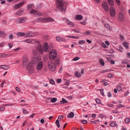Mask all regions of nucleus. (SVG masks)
Masks as SVG:
<instances>
[{
	"label": "nucleus",
	"instance_id": "f257e3e1",
	"mask_svg": "<svg viewBox=\"0 0 130 130\" xmlns=\"http://www.w3.org/2000/svg\"><path fill=\"white\" fill-rule=\"evenodd\" d=\"M32 55V61L29 62L26 68L28 71L30 73H31L33 71V64H36L41 59V56L36 51H33Z\"/></svg>",
	"mask_w": 130,
	"mask_h": 130
},
{
	"label": "nucleus",
	"instance_id": "f03ea898",
	"mask_svg": "<svg viewBox=\"0 0 130 130\" xmlns=\"http://www.w3.org/2000/svg\"><path fill=\"white\" fill-rule=\"evenodd\" d=\"M67 7V3L64 1L63 0H57V8L63 13H66Z\"/></svg>",
	"mask_w": 130,
	"mask_h": 130
},
{
	"label": "nucleus",
	"instance_id": "7ed1b4c3",
	"mask_svg": "<svg viewBox=\"0 0 130 130\" xmlns=\"http://www.w3.org/2000/svg\"><path fill=\"white\" fill-rule=\"evenodd\" d=\"M38 42L35 43L36 44L35 45L36 49L40 54H42L43 53V49L42 44L38 40Z\"/></svg>",
	"mask_w": 130,
	"mask_h": 130
},
{
	"label": "nucleus",
	"instance_id": "20e7f679",
	"mask_svg": "<svg viewBox=\"0 0 130 130\" xmlns=\"http://www.w3.org/2000/svg\"><path fill=\"white\" fill-rule=\"evenodd\" d=\"M48 66L50 70L52 71H54L56 69L57 66L56 62L54 63L51 62H48Z\"/></svg>",
	"mask_w": 130,
	"mask_h": 130
},
{
	"label": "nucleus",
	"instance_id": "39448f33",
	"mask_svg": "<svg viewBox=\"0 0 130 130\" xmlns=\"http://www.w3.org/2000/svg\"><path fill=\"white\" fill-rule=\"evenodd\" d=\"M57 52L55 50H52L49 54V58L51 60H54L56 58Z\"/></svg>",
	"mask_w": 130,
	"mask_h": 130
},
{
	"label": "nucleus",
	"instance_id": "423d86ee",
	"mask_svg": "<svg viewBox=\"0 0 130 130\" xmlns=\"http://www.w3.org/2000/svg\"><path fill=\"white\" fill-rule=\"evenodd\" d=\"M23 42L28 43L35 44L38 42V40L37 39L29 38L23 40Z\"/></svg>",
	"mask_w": 130,
	"mask_h": 130
},
{
	"label": "nucleus",
	"instance_id": "0eeeda50",
	"mask_svg": "<svg viewBox=\"0 0 130 130\" xmlns=\"http://www.w3.org/2000/svg\"><path fill=\"white\" fill-rule=\"evenodd\" d=\"M36 67V70L38 71L41 70L43 67V62L42 61H40L37 64Z\"/></svg>",
	"mask_w": 130,
	"mask_h": 130
},
{
	"label": "nucleus",
	"instance_id": "6e6552de",
	"mask_svg": "<svg viewBox=\"0 0 130 130\" xmlns=\"http://www.w3.org/2000/svg\"><path fill=\"white\" fill-rule=\"evenodd\" d=\"M25 37L27 38L32 37L34 36V33L32 31H29L25 34Z\"/></svg>",
	"mask_w": 130,
	"mask_h": 130
},
{
	"label": "nucleus",
	"instance_id": "1a4fd4ad",
	"mask_svg": "<svg viewBox=\"0 0 130 130\" xmlns=\"http://www.w3.org/2000/svg\"><path fill=\"white\" fill-rule=\"evenodd\" d=\"M27 19L25 17H23L18 19L17 20L18 23H21L25 22L27 20Z\"/></svg>",
	"mask_w": 130,
	"mask_h": 130
},
{
	"label": "nucleus",
	"instance_id": "9d476101",
	"mask_svg": "<svg viewBox=\"0 0 130 130\" xmlns=\"http://www.w3.org/2000/svg\"><path fill=\"white\" fill-rule=\"evenodd\" d=\"M42 47L43 49V52L44 51L46 52L48 51L49 48V46L47 43H44L43 44V46Z\"/></svg>",
	"mask_w": 130,
	"mask_h": 130
},
{
	"label": "nucleus",
	"instance_id": "9b49d317",
	"mask_svg": "<svg viewBox=\"0 0 130 130\" xmlns=\"http://www.w3.org/2000/svg\"><path fill=\"white\" fill-rule=\"evenodd\" d=\"M102 6L106 11H107L109 10L108 5L106 1L103 2L102 3Z\"/></svg>",
	"mask_w": 130,
	"mask_h": 130
},
{
	"label": "nucleus",
	"instance_id": "f8f14e48",
	"mask_svg": "<svg viewBox=\"0 0 130 130\" xmlns=\"http://www.w3.org/2000/svg\"><path fill=\"white\" fill-rule=\"evenodd\" d=\"M26 2V1H24L23 2L19 3L18 4L15 5L14 7V8L17 9L20 7H21Z\"/></svg>",
	"mask_w": 130,
	"mask_h": 130
},
{
	"label": "nucleus",
	"instance_id": "ddd939ff",
	"mask_svg": "<svg viewBox=\"0 0 130 130\" xmlns=\"http://www.w3.org/2000/svg\"><path fill=\"white\" fill-rule=\"evenodd\" d=\"M110 14L112 17L114 16L115 14V12L114 8L111 7L110 9Z\"/></svg>",
	"mask_w": 130,
	"mask_h": 130
},
{
	"label": "nucleus",
	"instance_id": "4468645a",
	"mask_svg": "<svg viewBox=\"0 0 130 130\" xmlns=\"http://www.w3.org/2000/svg\"><path fill=\"white\" fill-rule=\"evenodd\" d=\"M119 20L121 22H122L124 20V18L123 17V13L121 12H119Z\"/></svg>",
	"mask_w": 130,
	"mask_h": 130
},
{
	"label": "nucleus",
	"instance_id": "2eb2a0df",
	"mask_svg": "<svg viewBox=\"0 0 130 130\" xmlns=\"http://www.w3.org/2000/svg\"><path fill=\"white\" fill-rule=\"evenodd\" d=\"M24 14V9H20L18 10L17 12V14L19 16L22 15Z\"/></svg>",
	"mask_w": 130,
	"mask_h": 130
},
{
	"label": "nucleus",
	"instance_id": "dca6fc26",
	"mask_svg": "<svg viewBox=\"0 0 130 130\" xmlns=\"http://www.w3.org/2000/svg\"><path fill=\"white\" fill-rule=\"evenodd\" d=\"M28 62V60L27 58H24L23 62V66L25 67Z\"/></svg>",
	"mask_w": 130,
	"mask_h": 130
},
{
	"label": "nucleus",
	"instance_id": "f3484780",
	"mask_svg": "<svg viewBox=\"0 0 130 130\" xmlns=\"http://www.w3.org/2000/svg\"><path fill=\"white\" fill-rule=\"evenodd\" d=\"M1 68L4 70H7L10 68V66L6 65H1Z\"/></svg>",
	"mask_w": 130,
	"mask_h": 130
},
{
	"label": "nucleus",
	"instance_id": "a211bd4d",
	"mask_svg": "<svg viewBox=\"0 0 130 130\" xmlns=\"http://www.w3.org/2000/svg\"><path fill=\"white\" fill-rule=\"evenodd\" d=\"M54 19L51 18H45V23L48 22H52L54 21Z\"/></svg>",
	"mask_w": 130,
	"mask_h": 130
},
{
	"label": "nucleus",
	"instance_id": "6ab92c4d",
	"mask_svg": "<svg viewBox=\"0 0 130 130\" xmlns=\"http://www.w3.org/2000/svg\"><path fill=\"white\" fill-rule=\"evenodd\" d=\"M75 18L77 20H81L83 19V17L80 15H77L75 16Z\"/></svg>",
	"mask_w": 130,
	"mask_h": 130
},
{
	"label": "nucleus",
	"instance_id": "aec40b11",
	"mask_svg": "<svg viewBox=\"0 0 130 130\" xmlns=\"http://www.w3.org/2000/svg\"><path fill=\"white\" fill-rule=\"evenodd\" d=\"M37 21L38 22L45 23V18H40L38 19Z\"/></svg>",
	"mask_w": 130,
	"mask_h": 130
},
{
	"label": "nucleus",
	"instance_id": "412c9836",
	"mask_svg": "<svg viewBox=\"0 0 130 130\" xmlns=\"http://www.w3.org/2000/svg\"><path fill=\"white\" fill-rule=\"evenodd\" d=\"M17 35L18 37H22L25 36V34L23 32H18L17 34Z\"/></svg>",
	"mask_w": 130,
	"mask_h": 130
},
{
	"label": "nucleus",
	"instance_id": "4be33fe9",
	"mask_svg": "<svg viewBox=\"0 0 130 130\" xmlns=\"http://www.w3.org/2000/svg\"><path fill=\"white\" fill-rule=\"evenodd\" d=\"M66 22L68 25H69L72 26H73L74 25L73 23L69 21L68 19H67L66 20Z\"/></svg>",
	"mask_w": 130,
	"mask_h": 130
},
{
	"label": "nucleus",
	"instance_id": "5701e85b",
	"mask_svg": "<svg viewBox=\"0 0 130 130\" xmlns=\"http://www.w3.org/2000/svg\"><path fill=\"white\" fill-rule=\"evenodd\" d=\"M74 116V113L72 112H70L68 115L67 117L68 118H73Z\"/></svg>",
	"mask_w": 130,
	"mask_h": 130
},
{
	"label": "nucleus",
	"instance_id": "b1692460",
	"mask_svg": "<svg viewBox=\"0 0 130 130\" xmlns=\"http://www.w3.org/2000/svg\"><path fill=\"white\" fill-rule=\"evenodd\" d=\"M107 1L109 5L112 6L114 5V2L113 0H107Z\"/></svg>",
	"mask_w": 130,
	"mask_h": 130
},
{
	"label": "nucleus",
	"instance_id": "393cba45",
	"mask_svg": "<svg viewBox=\"0 0 130 130\" xmlns=\"http://www.w3.org/2000/svg\"><path fill=\"white\" fill-rule=\"evenodd\" d=\"M37 11V10L35 9H31L30 10L29 13L31 14L36 15Z\"/></svg>",
	"mask_w": 130,
	"mask_h": 130
},
{
	"label": "nucleus",
	"instance_id": "a878e982",
	"mask_svg": "<svg viewBox=\"0 0 130 130\" xmlns=\"http://www.w3.org/2000/svg\"><path fill=\"white\" fill-rule=\"evenodd\" d=\"M123 46L126 48L127 49L129 47V45L126 42H124L123 43Z\"/></svg>",
	"mask_w": 130,
	"mask_h": 130
},
{
	"label": "nucleus",
	"instance_id": "bb28decb",
	"mask_svg": "<svg viewBox=\"0 0 130 130\" xmlns=\"http://www.w3.org/2000/svg\"><path fill=\"white\" fill-rule=\"evenodd\" d=\"M75 75L77 78H79L81 76V74L80 72L77 71H76L75 72Z\"/></svg>",
	"mask_w": 130,
	"mask_h": 130
},
{
	"label": "nucleus",
	"instance_id": "cd10ccee",
	"mask_svg": "<svg viewBox=\"0 0 130 130\" xmlns=\"http://www.w3.org/2000/svg\"><path fill=\"white\" fill-rule=\"evenodd\" d=\"M65 39L63 38L60 37H57V41L59 42L63 41H64Z\"/></svg>",
	"mask_w": 130,
	"mask_h": 130
},
{
	"label": "nucleus",
	"instance_id": "c85d7f7f",
	"mask_svg": "<svg viewBox=\"0 0 130 130\" xmlns=\"http://www.w3.org/2000/svg\"><path fill=\"white\" fill-rule=\"evenodd\" d=\"M67 101L64 98H62V100L60 101V103L62 104L67 103Z\"/></svg>",
	"mask_w": 130,
	"mask_h": 130
},
{
	"label": "nucleus",
	"instance_id": "c756f323",
	"mask_svg": "<svg viewBox=\"0 0 130 130\" xmlns=\"http://www.w3.org/2000/svg\"><path fill=\"white\" fill-rule=\"evenodd\" d=\"M7 55L5 54H4L3 53L0 54V58H2L6 57H7Z\"/></svg>",
	"mask_w": 130,
	"mask_h": 130
},
{
	"label": "nucleus",
	"instance_id": "7c9ffc66",
	"mask_svg": "<svg viewBox=\"0 0 130 130\" xmlns=\"http://www.w3.org/2000/svg\"><path fill=\"white\" fill-rule=\"evenodd\" d=\"M99 62L101 64V65L103 66L104 65V62L103 61V60L102 59H100L99 60Z\"/></svg>",
	"mask_w": 130,
	"mask_h": 130
},
{
	"label": "nucleus",
	"instance_id": "2f4dec72",
	"mask_svg": "<svg viewBox=\"0 0 130 130\" xmlns=\"http://www.w3.org/2000/svg\"><path fill=\"white\" fill-rule=\"evenodd\" d=\"M34 6L33 5L31 4L28 5L27 6V9H29L31 8H34Z\"/></svg>",
	"mask_w": 130,
	"mask_h": 130
},
{
	"label": "nucleus",
	"instance_id": "473e14b6",
	"mask_svg": "<svg viewBox=\"0 0 130 130\" xmlns=\"http://www.w3.org/2000/svg\"><path fill=\"white\" fill-rule=\"evenodd\" d=\"M42 13L38 11L37 10L36 14V15H38L39 16H41L42 15Z\"/></svg>",
	"mask_w": 130,
	"mask_h": 130
},
{
	"label": "nucleus",
	"instance_id": "72a5a7b5",
	"mask_svg": "<svg viewBox=\"0 0 130 130\" xmlns=\"http://www.w3.org/2000/svg\"><path fill=\"white\" fill-rule=\"evenodd\" d=\"M5 44V42H2L0 43V47H3Z\"/></svg>",
	"mask_w": 130,
	"mask_h": 130
},
{
	"label": "nucleus",
	"instance_id": "f704fd0d",
	"mask_svg": "<svg viewBox=\"0 0 130 130\" xmlns=\"http://www.w3.org/2000/svg\"><path fill=\"white\" fill-rule=\"evenodd\" d=\"M57 100V99L55 98H52L51 100V102L52 103H54Z\"/></svg>",
	"mask_w": 130,
	"mask_h": 130
},
{
	"label": "nucleus",
	"instance_id": "c9c22d12",
	"mask_svg": "<svg viewBox=\"0 0 130 130\" xmlns=\"http://www.w3.org/2000/svg\"><path fill=\"white\" fill-rule=\"evenodd\" d=\"M85 41L84 40H80L79 42V44H82L85 43Z\"/></svg>",
	"mask_w": 130,
	"mask_h": 130
},
{
	"label": "nucleus",
	"instance_id": "e433bc0d",
	"mask_svg": "<svg viewBox=\"0 0 130 130\" xmlns=\"http://www.w3.org/2000/svg\"><path fill=\"white\" fill-rule=\"evenodd\" d=\"M9 49H11L13 46V44L12 43H10L8 44Z\"/></svg>",
	"mask_w": 130,
	"mask_h": 130
},
{
	"label": "nucleus",
	"instance_id": "4c0bfd02",
	"mask_svg": "<svg viewBox=\"0 0 130 130\" xmlns=\"http://www.w3.org/2000/svg\"><path fill=\"white\" fill-rule=\"evenodd\" d=\"M81 122L82 123L84 124H86L87 123V121L84 120H81Z\"/></svg>",
	"mask_w": 130,
	"mask_h": 130
},
{
	"label": "nucleus",
	"instance_id": "58836bf2",
	"mask_svg": "<svg viewBox=\"0 0 130 130\" xmlns=\"http://www.w3.org/2000/svg\"><path fill=\"white\" fill-rule=\"evenodd\" d=\"M79 59V58L78 57H77L74 58L73 59V60L74 61H77Z\"/></svg>",
	"mask_w": 130,
	"mask_h": 130
},
{
	"label": "nucleus",
	"instance_id": "ea45409f",
	"mask_svg": "<svg viewBox=\"0 0 130 130\" xmlns=\"http://www.w3.org/2000/svg\"><path fill=\"white\" fill-rule=\"evenodd\" d=\"M117 90L118 91H120L122 89L119 86L117 87Z\"/></svg>",
	"mask_w": 130,
	"mask_h": 130
},
{
	"label": "nucleus",
	"instance_id": "a19ab883",
	"mask_svg": "<svg viewBox=\"0 0 130 130\" xmlns=\"http://www.w3.org/2000/svg\"><path fill=\"white\" fill-rule=\"evenodd\" d=\"M116 2L117 5L118 6H120L121 3H120V0H116Z\"/></svg>",
	"mask_w": 130,
	"mask_h": 130
},
{
	"label": "nucleus",
	"instance_id": "79ce46f5",
	"mask_svg": "<svg viewBox=\"0 0 130 130\" xmlns=\"http://www.w3.org/2000/svg\"><path fill=\"white\" fill-rule=\"evenodd\" d=\"M130 119L128 118H127L125 120V122L127 123H129L130 122Z\"/></svg>",
	"mask_w": 130,
	"mask_h": 130
},
{
	"label": "nucleus",
	"instance_id": "37998d69",
	"mask_svg": "<svg viewBox=\"0 0 130 130\" xmlns=\"http://www.w3.org/2000/svg\"><path fill=\"white\" fill-rule=\"evenodd\" d=\"M102 46L104 48H107L108 47L104 43H103L102 44Z\"/></svg>",
	"mask_w": 130,
	"mask_h": 130
},
{
	"label": "nucleus",
	"instance_id": "c03bdc74",
	"mask_svg": "<svg viewBox=\"0 0 130 130\" xmlns=\"http://www.w3.org/2000/svg\"><path fill=\"white\" fill-rule=\"evenodd\" d=\"M20 60H17L15 61H14L13 63H12V64H15L17 63H18L20 62Z\"/></svg>",
	"mask_w": 130,
	"mask_h": 130
},
{
	"label": "nucleus",
	"instance_id": "a18cd8bd",
	"mask_svg": "<svg viewBox=\"0 0 130 130\" xmlns=\"http://www.w3.org/2000/svg\"><path fill=\"white\" fill-rule=\"evenodd\" d=\"M115 125V124L114 122H111L110 123V126L112 127H114Z\"/></svg>",
	"mask_w": 130,
	"mask_h": 130
},
{
	"label": "nucleus",
	"instance_id": "49530a36",
	"mask_svg": "<svg viewBox=\"0 0 130 130\" xmlns=\"http://www.w3.org/2000/svg\"><path fill=\"white\" fill-rule=\"evenodd\" d=\"M5 109V107H0V111H3Z\"/></svg>",
	"mask_w": 130,
	"mask_h": 130
},
{
	"label": "nucleus",
	"instance_id": "de8ad7c7",
	"mask_svg": "<svg viewBox=\"0 0 130 130\" xmlns=\"http://www.w3.org/2000/svg\"><path fill=\"white\" fill-rule=\"evenodd\" d=\"M58 118L60 121L62 120L63 118V116L62 115L59 116L58 117Z\"/></svg>",
	"mask_w": 130,
	"mask_h": 130
},
{
	"label": "nucleus",
	"instance_id": "09e8293b",
	"mask_svg": "<svg viewBox=\"0 0 130 130\" xmlns=\"http://www.w3.org/2000/svg\"><path fill=\"white\" fill-rule=\"evenodd\" d=\"M22 110L23 111L22 112L23 113H27V111L26 110H25V109L24 108H23L22 109Z\"/></svg>",
	"mask_w": 130,
	"mask_h": 130
},
{
	"label": "nucleus",
	"instance_id": "8fccbe9b",
	"mask_svg": "<svg viewBox=\"0 0 130 130\" xmlns=\"http://www.w3.org/2000/svg\"><path fill=\"white\" fill-rule=\"evenodd\" d=\"M105 27L107 28H109L110 30V28L109 25L108 24H106L105 25Z\"/></svg>",
	"mask_w": 130,
	"mask_h": 130
},
{
	"label": "nucleus",
	"instance_id": "3c124183",
	"mask_svg": "<svg viewBox=\"0 0 130 130\" xmlns=\"http://www.w3.org/2000/svg\"><path fill=\"white\" fill-rule=\"evenodd\" d=\"M50 82L52 84H54L55 83V82L53 79H51Z\"/></svg>",
	"mask_w": 130,
	"mask_h": 130
},
{
	"label": "nucleus",
	"instance_id": "603ef678",
	"mask_svg": "<svg viewBox=\"0 0 130 130\" xmlns=\"http://www.w3.org/2000/svg\"><path fill=\"white\" fill-rule=\"evenodd\" d=\"M21 49V48L20 47H19L17 48L14 49V51H17L20 50Z\"/></svg>",
	"mask_w": 130,
	"mask_h": 130
},
{
	"label": "nucleus",
	"instance_id": "864d4df0",
	"mask_svg": "<svg viewBox=\"0 0 130 130\" xmlns=\"http://www.w3.org/2000/svg\"><path fill=\"white\" fill-rule=\"evenodd\" d=\"M16 90L18 92H19L20 91V89L19 88L17 87L15 88Z\"/></svg>",
	"mask_w": 130,
	"mask_h": 130
},
{
	"label": "nucleus",
	"instance_id": "5fc2aeb1",
	"mask_svg": "<svg viewBox=\"0 0 130 130\" xmlns=\"http://www.w3.org/2000/svg\"><path fill=\"white\" fill-rule=\"evenodd\" d=\"M124 106V105H123L121 104H120L118 105V108H120L121 107H123Z\"/></svg>",
	"mask_w": 130,
	"mask_h": 130
},
{
	"label": "nucleus",
	"instance_id": "6e6d98bb",
	"mask_svg": "<svg viewBox=\"0 0 130 130\" xmlns=\"http://www.w3.org/2000/svg\"><path fill=\"white\" fill-rule=\"evenodd\" d=\"M95 101L97 103L99 104L100 103V100L99 99H96L95 100Z\"/></svg>",
	"mask_w": 130,
	"mask_h": 130
},
{
	"label": "nucleus",
	"instance_id": "4d7b16f0",
	"mask_svg": "<svg viewBox=\"0 0 130 130\" xmlns=\"http://www.w3.org/2000/svg\"><path fill=\"white\" fill-rule=\"evenodd\" d=\"M59 120L57 119V128H59L60 127Z\"/></svg>",
	"mask_w": 130,
	"mask_h": 130
},
{
	"label": "nucleus",
	"instance_id": "13d9d810",
	"mask_svg": "<svg viewBox=\"0 0 130 130\" xmlns=\"http://www.w3.org/2000/svg\"><path fill=\"white\" fill-rule=\"evenodd\" d=\"M113 75L112 73H109L108 75V76L109 77L111 78L112 77Z\"/></svg>",
	"mask_w": 130,
	"mask_h": 130
},
{
	"label": "nucleus",
	"instance_id": "bf43d9fd",
	"mask_svg": "<svg viewBox=\"0 0 130 130\" xmlns=\"http://www.w3.org/2000/svg\"><path fill=\"white\" fill-rule=\"evenodd\" d=\"M36 115V114L33 113L31 115H30V116L29 117L31 118H33V117H34V115Z\"/></svg>",
	"mask_w": 130,
	"mask_h": 130
},
{
	"label": "nucleus",
	"instance_id": "052dcab7",
	"mask_svg": "<svg viewBox=\"0 0 130 130\" xmlns=\"http://www.w3.org/2000/svg\"><path fill=\"white\" fill-rule=\"evenodd\" d=\"M93 124L94 123H97V122H99V120H95L94 121H93Z\"/></svg>",
	"mask_w": 130,
	"mask_h": 130
},
{
	"label": "nucleus",
	"instance_id": "680f3d73",
	"mask_svg": "<svg viewBox=\"0 0 130 130\" xmlns=\"http://www.w3.org/2000/svg\"><path fill=\"white\" fill-rule=\"evenodd\" d=\"M108 106L109 107H112L113 106V104H108Z\"/></svg>",
	"mask_w": 130,
	"mask_h": 130
},
{
	"label": "nucleus",
	"instance_id": "e2e57ef3",
	"mask_svg": "<svg viewBox=\"0 0 130 130\" xmlns=\"http://www.w3.org/2000/svg\"><path fill=\"white\" fill-rule=\"evenodd\" d=\"M103 90H100V92L101 93V94L103 96H104V94L103 92Z\"/></svg>",
	"mask_w": 130,
	"mask_h": 130
},
{
	"label": "nucleus",
	"instance_id": "0e129e2a",
	"mask_svg": "<svg viewBox=\"0 0 130 130\" xmlns=\"http://www.w3.org/2000/svg\"><path fill=\"white\" fill-rule=\"evenodd\" d=\"M44 120L42 119L40 120V122L41 123L43 124L44 123Z\"/></svg>",
	"mask_w": 130,
	"mask_h": 130
},
{
	"label": "nucleus",
	"instance_id": "69168bd1",
	"mask_svg": "<svg viewBox=\"0 0 130 130\" xmlns=\"http://www.w3.org/2000/svg\"><path fill=\"white\" fill-rule=\"evenodd\" d=\"M13 36L12 34H10L9 36V39H11L13 38Z\"/></svg>",
	"mask_w": 130,
	"mask_h": 130
},
{
	"label": "nucleus",
	"instance_id": "338daca9",
	"mask_svg": "<svg viewBox=\"0 0 130 130\" xmlns=\"http://www.w3.org/2000/svg\"><path fill=\"white\" fill-rule=\"evenodd\" d=\"M108 96L109 97H111V94L110 92H109L108 93Z\"/></svg>",
	"mask_w": 130,
	"mask_h": 130
},
{
	"label": "nucleus",
	"instance_id": "774afa93",
	"mask_svg": "<svg viewBox=\"0 0 130 130\" xmlns=\"http://www.w3.org/2000/svg\"><path fill=\"white\" fill-rule=\"evenodd\" d=\"M4 82H5L4 81H3L2 82L1 84L0 85V86L1 87H3V84L4 83Z\"/></svg>",
	"mask_w": 130,
	"mask_h": 130
}]
</instances>
